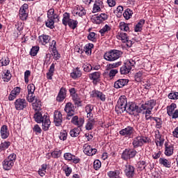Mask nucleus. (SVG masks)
Wrapping results in <instances>:
<instances>
[{
	"label": "nucleus",
	"instance_id": "nucleus-1",
	"mask_svg": "<svg viewBox=\"0 0 178 178\" xmlns=\"http://www.w3.org/2000/svg\"><path fill=\"white\" fill-rule=\"evenodd\" d=\"M122 55H123V52H122V51L112 49L106 51L104 55V58L108 62H114V60H118V59H119Z\"/></svg>",
	"mask_w": 178,
	"mask_h": 178
},
{
	"label": "nucleus",
	"instance_id": "nucleus-2",
	"mask_svg": "<svg viewBox=\"0 0 178 178\" xmlns=\"http://www.w3.org/2000/svg\"><path fill=\"white\" fill-rule=\"evenodd\" d=\"M127 107V99L125 96H121L115 106V111L118 113H123Z\"/></svg>",
	"mask_w": 178,
	"mask_h": 178
},
{
	"label": "nucleus",
	"instance_id": "nucleus-3",
	"mask_svg": "<svg viewBox=\"0 0 178 178\" xmlns=\"http://www.w3.org/2000/svg\"><path fill=\"white\" fill-rule=\"evenodd\" d=\"M126 112L129 113V115H137V113H141L143 112V109L140 107H138L137 104L134 103H129L127 104Z\"/></svg>",
	"mask_w": 178,
	"mask_h": 178
},
{
	"label": "nucleus",
	"instance_id": "nucleus-4",
	"mask_svg": "<svg viewBox=\"0 0 178 178\" xmlns=\"http://www.w3.org/2000/svg\"><path fill=\"white\" fill-rule=\"evenodd\" d=\"M149 142V138L144 136H138L134 138L132 145H134V148H138V147H143L144 143Z\"/></svg>",
	"mask_w": 178,
	"mask_h": 178
},
{
	"label": "nucleus",
	"instance_id": "nucleus-5",
	"mask_svg": "<svg viewBox=\"0 0 178 178\" xmlns=\"http://www.w3.org/2000/svg\"><path fill=\"white\" fill-rule=\"evenodd\" d=\"M14 105L16 111H23L27 108L29 103L25 99L19 98L15 100Z\"/></svg>",
	"mask_w": 178,
	"mask_h": 178
},
{
	"label": "nucleus",
	"instance_id": "nucleus-6",
	"mask_svg": "<svg viewBox=\"0 0 178 178\" xmlns=\"http://www.w3.org/2000/svg\"><path fill=\"white\" fill-rule=\"evenodd\" d=\"M155 105H156L155 101L150 100L146 102L145 104H142L140 108L142 111H146V115H151V111H152V109H154V106H155Z\"/></svg>",
	"mask_w": 178,
	"mask_h": 178
},
{
	"label": "nucleus",
	"instance_id": "nucleus-7",
	"mask_svg": "<svg viewBox=\"0 0 178 178\" xmlns=\"http://www.w3.org/2000/svg\"><path fill=\"white\" fill-rule=\"evenodd\" d=\"M176 104L172 103L170 106H167V113L172 119H177L178 109H176ZM176 109V110H175Z\"/></svg>",
	"mask_w": 178,
	"mask_h": 178
},
{
	"label": "nucleus",
	"instance_id": "nucleus-8",
	"mask_svg": "<svg viewBox=\"0 0 178 178\" xmlns=\"http://www.w3.org/2000/svg\"><path fill=\"white\" fill-rule=\"evenodd\" d=\"M137 154V151L134 149H126L122 154V159L124 161H127V159H130L131 158H134Z\"/></svg>",
	"mask_w": 178,
	"mask_h": 178
},
{
	"label": "nucleus",
	"instance_id": "nucleus-9",
	"mask_svg": "<svg viewBox=\"0 0 178 178\" xmlns=\"http://www.w3.org/2000/svg\"><path fill=\"white\" fill-rule=\"evenodd\" d=\"M118 40H121L122 42H127V47H131L132 42L131 41L129 40V36L127 33L123 32H118L117 35Z\"/></svg>",
	"mask_w": 178,
	"mask_h": 178
},
{
	"label": "nucleus",
	"instance_id": "nucleus-10",
	"mask_svg": "<svg viewBox=\"0 0 178 178\" xmlns=\"http://www.w3.org/2000/svg\"><path fill=\"white\" fill-rule=\"evenodd\" d=\"M63 120V118L62 117V113H60L59 111H56L54 115V122L55 126H57V127L61 126Z\"/></svg>",
	"mask_w": 178,
	"mask_h": 178
},
{
	"label": "nucleus",
	"instance_id": "nucleus-11",
	"mask_svg": "<svg viewBox=\"0 0 178 178\" xmlns=\"http://www.w3.org/2000/svg\"><path fill=\"white\" fill-rule=\"evenodd\" d=\"M90 94L92 98H98V99H100V101H102V102H104V101L106 99L105 95L99 90H94L90 92Z\"/></svg>",
	"mask_w": 178,
	"mask_h": 178
},
{
	"label": "nucleus",
	"instance_id": "nucleus-12",
	"mask_svg": "<svg viewBox=\"0 0 178 178\" xmlns=\"http://www.w3.org/2000/svg\"><path fill=\"white\" fill-rule=\"evenodd\" d=\"M29 9V5L24 3L19 9V17L22 20H26L27 19V10Z\"/></svg>",
	"mask_w": 178,
	"mask_h": 178
},
{
	"label": "nucleus",
	"instance_id": "nucleus-13",
	"mask_svg": "<svg viewBox=\"0 0 178 178\" xmlns=\"http://www.w3.org/2000/svg\"><path fill=\"white\" fill-rule=\"evenodd\" d=\"M134 133V128L131 126H128L126 128L120 131V134L124 137H130Z\"/></svg>",
	"mask_w": 178,
	"mask_h": 178
},
{
	"label": "nucleus",
	"instance_id": "nucleus-14",
	"mask_svg": "<svg viewBox=\"0 0 178 178\" xmlns=\"http://www.w3.org/2000/svg\"><path fill=\"white\" fill-rule=\"evenodd\" d=\"M83 152L88 156H92L97 154V149H92L90 145L86 144L83 145Z\"/></svg>",
	"mask_w": 178,
	"mask_h": 178
},
{
	"label": "nucleus",
	"instance_id": "nucleus-15",
	"mask_svg": "<svg viewBox=\"0 0 178 178\" xmlns=\"http://www.w3.org/2000/svg\"><path fill=\"white\" fill-rule=\"evenodd\" d=\"M65 111L67 113V116L74 115V106L73 104L68 102L65 107Z\"/></svg>",
	"mask_w": 178,
	"mask_h": 178
},
{
	"label": "nucleus",
	"instance_id": "nucleus-16",
	"mask_svg": "<svg viewBox=\"0 0 178 178\" xmlns=\"http://www.w3.org/2000/svg\"><path fill=\"white\" fill-rule=\"evenodd\" d=\"M71 122L75 126H77L78 127H81L84 124V118H79V116L75 115L72 118Z\"/></svg>",
	"mask_w": 178,
	"mask_h": 178
},
{
	"label": "nucleus",
	"instance_id": "nucleus-17",
	"mask_svg": "<svg viewBox=\"0 0 178 178\" xmlns=\"http://www.w3.org/2000/svg\"><path fill=\"white\" fill-rule=\"evenodd\" d=\"M129 83V81L127 79H119L114 83V88H122L126 86Z\"/></svg>",
	"mask_w": 178,
	"mask_h": 178
},
{
	"label": "nucleus",
	"instance_id": "nucleus-18",
	"mask_svg": "<svg viewBox=\"0 0 178 178\" xmlns=\"http://www.w3.org/2000/svg\"><path fill=\"white\" fill-rule=\"evenodd\" d=\"M65 98H66V89L62 88L56 97V100L58 101V102H62Z\"/></svg>",
	"mask_w": 178,
	"mask_h": 178
},
{
	"label": "nucleus",
	"instance_id": "nucleus-19",
	"mask_svg": "<svg viewBox=\"0 0 178 178\" xmlns=\"http://www.w3.org/2000/svg\"><path fill=\"white\" fill-rule=\"evenodd\" d=\"M47 17L48 19H52L53 20H55V19H57V20H59V16L58 14L55 13V10L54 8H50L47 12Z\"/></svg>",
	"mask_w": 178,
	"mask_h": 178
},
{
	"label": "nucleus",
	"instance_id": "nucleus-20",
	"mask_svg": "<svg viewBox=\"0 0 178 178\" xmlns=\"http://www.w3.org/2000/svg\"><path fill=\"white\" fill-rule=\"evenodd\" d=\"M47 117V115H44L42 117V114H41V113L40 112H36L34 115V119L37 123H42V122H44V120Z\"/></svg>",
	"mask_w": 178,
	"mask_h": 178
},
{
	"label": "nucleus",
	"instance_id": "nucleus-21",
	"mask_svg": "<svg viewBox=\"0 0 178 178\" xmlns=\"http://www.w3.org/2000/svg\"><path fill=\"white\" fill-rule=\"evenodd\" d=\"M124 172L127 177H133L134 176V167L128 165L126 167Z\"/></svg>",
	"mask_w": 178,
	"mask_h": 178
},
{
	"label": "nucleus",
	"instance_id": "nucleus-22",
	"mask_svg": "<svg viewBox=\"0 0 178 178\" xmlns=\"http://www.w3.org/2000/svg\"><path fill=\"white\" fill-rule=\"evenodd\" d=\"M1 138H8L9 137V132L8 131V126L3 125L1 128Z\"/></svg>",
	"mask_w": 178,
	"mask_h": 178
},
{
	"label": "nucleus",
	"instance_id": "nucleus-23",
	"mask_svg": "<svg viewBox=\"0 0 178 178\" xmlns=\"http://www.w3.org/2000/svg\"><path fill=\"white\" fill-rule=\"evenodd\" d=\"M13 165H15L14 163L6 159H5L3 162V168L5 170H10L13 167Z\"/></svg>",
	"mask_w": 178,
	"mask_h": 178
},
{
	"label": "nucleus",
	"instance_id": "nucleus-24",
	"mask_svg": "<svg viewBox=\"0 0 178 178\" xmlns=\"http://www.w3.org/2000/svg\"><path fill=\"white\" fill-rule=\"evenodd\" d=\"M42 129L44 131H47L49 129V126L51 125V121L49 120V118H48V117H45V118L44 119L43 122H42Z\"/></svg>",
	"mask_w": 178,
	"mask_h": 178
},
{
	"label": "nucleus",
	"instance_id": "nucleus-25",
	"mask_svg": "<svg viewBox=\"0 0 178 178\" xmlns=\"http://www.w3.org/2000/svg\"><path fill=\"white\" fill-rule=\"evenodd\" d=\"M32 106L35 112H40V111H41V101L38 99H35V102L32 104Z\"/></svg>",
	"mask_w": 178,
	"mask_h": 178
},
{
	"label": "nucleus",
	"instance_id": "nucleus-26",
	"mask_svg": "<svg viewBox=\"0 0 178 178\" xmlns=\"http://www.w3.org/2000/svg\"><path fill=\"white\" fill-rule=\"evenodd\" d=\"M159 162L160 165H163L164 168H170V166H172V163L165 158H160Z\"/></svg>",
	"mask_w": 178,
	"mask_h": 178
},
{
	"label": "nucleus",
	"instance_id": "nucleus-27",
	"mask_svg": "<svg viewBox=\"0 0 178 178\" xmlns=\"http://www.w3.org/2000/svg\"><path fill=\"white\" fill-rule=\"evenodd\" d=\"M2 79L3 81H9L10 79H12V74H10V72L9 70H5L2 73Z\"/></svg>",
	"mask_w": 178,
	"mask_h": 178
},
{
	"label": "nucleus",
	"instance_id": "nucleus-28",
	"mask_svg": "<svg viewBox=\"0 0 178 178\" xmlns=\"http://www.w3.org/2000/svg\"><path fill=\"white\" fill-rule=\"evenodd\" d=\"M39 40L40 42L42 44V45H45L46 44H48V42H49V40H51V37L47 35H42L39 36Z\"/></svg>",
	"mask_w": 178,
	"mask_h": 178
},
{
	"label": "nucleus",
	"instance_id": "nucleus-29",
	"mask_svg": "<svg viewBox=\"0 0 178 178\" xmlns=\"http://www.w3.org/2000/svg\"><path fill=\"white\" fill-rule=\"evenodd\" d=\"M71 77L72 79H78V77H81V71L80 68L76 67L74 71L71 73Z\"/></svg>",
	"mask_w": 178,
	"mask_h": 178
},
{
	"label": "nucleus",
	"instance_id": "nucleus-30",
	"mask_svg": "<svg viewBox=\"0 0 178 178\" xmlns=\"http://www.w3.org/2000/svg\"><path fill=\"white\" fill-rule=\"evenodd\" d=\"M144 24H145V20L140 19L135 26L134 30L136 33H138V31H141V30H143V26H144Z\"/></svg>",
	"mask_w": 178,
	"mask_h": 178
},
{
	"label": "nucleus",
	"instance_id": "nucleus-31",
	"mask_svg": "<svg viewBox=\"0 0 178 178\" xmlns=\"http://www.w3.org/2000/svg\"><path fill=\"white\" fill-rule=\"evenodd\" d=\"M121 65H122V61H118L117 63H114L112 64H108L105 73H107L108 70H111L115 67H119V66H120Z\"/></svg>",
	"mask_w": 178,
	"mask_h": 178
},
{
	"label": "nucleus",
	"instance_id": "nucleus-32",
	"mask_svg": "<svg viewBox=\"0 0 178 178\" xmlns=\"http://www.w3.org/2000/svg\"><path fill=\"white\" fill-rule=\"evenodd\" d=\"M165 155H166V156L173 155V146L165 144Z\"/></svg>",
	"mask_w": 178,
	"mask_h": 178
},
{
	"label": "nucleus",
	"instance_id": "nucleus-33",
	"mask_svg": "<svg viewBox=\"0 0 178 178\" xmlns=\"http://www.w3.org/2000/svg\"><path fill=\"white\" fill-rule=\"evenodd\" d=\"M131 71V70L130 67H129L126 64H124V65H122L120 70L121 74H129Z\"/></svg>",
	"mask_w": 178,
	"mask_h": 178
},
{
	"label": "nucleus",
	"instance_id": "nucleus-34",
	"mask_svg": "<svg viewBox=\"0 0 178 178\" xmlns=\"http://www.w3.org/2000/svg\"><path fill=\"white\" fill-rule=\"evenodd\" d=\"M54 72H55V64L52 63L49 67V72L47 74V79H49V80H52Z\"/></svg>",
	"mask_w": 178,
	"mask_h": 178
},
{
	"label": "nucleus",
	"instance_id": "nucleus-35",
	"mask_svg": "<svg viewBox=\"0 0 178 178\" xmlns=\"http://www.w3.org/2000/svg\"><path fill=\"white\" fill-rule=\"evenodd\" d=\"M124 64L128 66L129 67H130L131 70V69H133V67H134V66H136V58H131L129 60H127Z\"/></svg>",
	"mask_w": 178,
	"mask_h": 178
},
{
	"label": "nucleus",
	"instance_id": "nucleus-36",
	"mask_svg": "<svg viewBox=\"0 0 178 178\" xmlns=\"http://www.w3.org/2000/svg\"><path fill=\"white\" fill-rule=\"evenodd\" d=\"M99 77H101V72H95L89 75L90 80H94V81L99 80Z\"/></svg>",
	"mask_w": 178,
	"mask_h": 178
},
{
	"label": "nucleus",
	"instance_id": "nucleus-37",
	"mask_svg": "<svg viewBox=\"0 0 178 178\" xmlns=\"http://www.w3.org/2000/svg\"><path fill=\"white\" fill-rule=\"evenodd\" d=\"M94 48V44L89 43L88 44H86L84 47V51L86 52V55H91V51Z\"/></svg>",
	"mask_w": 178,
	"mask_h": 178
},
{
	"label": "nucleus",
	"instance_id": "nucleus-38",
	"mask_svg": "<svg viewBox=\"0 0 178 178\" xmlns=\"http://www.w3.org/2000/svg\"><path fill=\"white\" fill-rule=\"evenodd\" d=\"M71 19H70V15H69V13H64L63 18V24H64V26H67V24H69V22H70Z\"/></svg>",
	"mask_w": 178,
	"mask_h": 178
},
{
	"label": "nucleus",
	"instance_id": "nucleus-39",
	"mask_svg": "<svg viewBox=\"0 0 178 178\" xmlns=\"http://www.w3.org/2000/svg\"><path fill=\"white\" fill-rule=\"evenodd\" d=\"M69 27L70 29H72V30H74L77 27V25L79 24V22L77 20L71 19L69 21V23L67 24Z\"/></svg>",
	"mask_w": 178,
	"mask_h": 178
},
{
	"label": "nucleus",
	"instance_id": "nucleus-40",
	"mask_svg": "<svg viewBox=\"0 0 178 178\" xmlns=\"http://www.w3.org/2000/svg\"><path fill=\"white\" fill-rule=\"evenodd\" d=\"M71 137H78L80 134V129L79 128H74L70 131Z\"/></svg>",
	"mask_w": 178,
	"mask_h": 178
},
{
	"label": "nucleus",
	"instance_id": "nucleus-41",
	"mask_svg": "<svg viewBox=\"0 0 178 178\" xmlns=\"http://www.w3.org/2000/svg\"><path fill=\"white\" fill-rule=\"evenodd\" d=\"M120 29L122 31H129L130 28H129V24L124 22L120 23Z\"/></svg>",
	"mask_w": 178,
	"mask_h": 178
},
{
	"label": "nucleus",
	"instance_id": "nucleus-42",
	"mask_svg": "<svg viewBox=\"0 0 178 178\" xmlns=\"http://www.w3.org/2000/svg\"><path fill=\"white\" fill-rule=\"evenodd\" d=\"M133 14V11H131L130 9L127 8L124 13H123V16L126 20H129L130 17H131V15Z\"/></svg>",
	"mask_w": 178,
	"mask_h": 178
},
{
	"label": "nucleus",
	"instance_id": "nucleus-43",
	"mask_svg": "<svg viewBox=\"0 0 178 178\" xmlns=\"http://www.w3.org/2000/svg\"><path fill=\"white\" fill-rule=\"evenodd\" d=\"M54 23L55 22H54V19H52V18H48L47 22H45V24L47 27H49V29H54Z\"/></svg>",
	"mask_w": 178,
	"mask_h": 178
},
{
	"label": "nucleus",
	"instance_id": "nucleus-44",
	"mask_svg": "<svg viewBox=\"0 0 178 178\" xmlns=\"http://www.w3.org/2000/svg\"><path fill=\"white\" fill-rule=\"evenodd\" d=\"M63 170L65 172V176H67V177H69V176H70L72 174V168L67 165H64L63 167Z\"/></svg>",
	"mask_w": 178,
	"mask_h": 178
},
{
	"label": "nucleus",
	"instance_id": "nucleus-45",
	"mask_svg": "<svg viewBox=\"0 0 178 178\" xmlns=\"http://www.w3.org/2000/svg\"><path fill=\"white\" fill-rule=\"evenodd\" d=\"M10 62V60H9V58L4 57L0 60V66H8Z\"/></svg>",
	"mask_w": 178,
	"mask_h": 178
},
{
	"label": "nucleus",
	"instance_id": "nucleus-46",
	"mask_svg": "<svg viewBox=\"0 0 178 178\" xmlns=\"http://www.w3.org/2000/svg\"><path fill=\"white\" fill-rule=\"evenodd\" d=\"M135 81H137V83H140L143 80V72L139 71L135 74Z\"/></svg>",
	"mask_w": 178,
	"mask_h": 178
},
{
	"label": "nucleus",
	"instance_id": "nucleus-47",
	"mask_svg": "<svg viewBox=\"0 0 178 178\" xmlns=\"http://www.w3.org/2000/svg\"><path fill=\"white\" fill-rule=\"evenodd\" d=\"M151 120H154V122H156V127L158 129H159V127H161V126L162 125V120H161V118H159L158 117L151 118Z\"/></svg>",
	"mask_w": 178,
	"mask_h": 178
},
{
	"label": "nucleus",
	"instance_id": "nucleus-48",
	"mask_svg": "<svg viewBox=\"0 0 178 178\" xmlns=\"http://www.w3.org/2000/svg\"><path fill=\"white\" fill-rule=\"evenodd\" d=\"M111 31V26L108 24H106L100 31L99 33L102 35H104L105 33H108V31Z\"/></svg>",
	"mask_w": 178,
	"mask_h": 178
},
{
	"label": "nucleus",
	"instance_id": "nucleus-49",
	"mask_svg": "<svg viewBox=\"0 0 178 178\" xmlns=\"http://www.w3.org/2000/svg\"><path fill=\"white\" fill-rule=\"evenodd\" d=\"M75 15H78L80 17H82V16H84L86 15V10L83 7L79 8V10H77L76 11H74Z\"/></svg>",
	"mask_w": 178,
	"mask_h": 178
},
{
	"label": "nucleus",
	"instance_id": "nucleus-50",
	"mask_svg": "<svg viewBox=\"0 0 178 178\" xmlns=\"http://www.w3.org/2000/svg\"><path fill=\"white\" fill-rule=\"evenodd\" d=\"M40 50V47H32V49H31L30 51V55H31V56H35L37 55V54L38 53V51Z\"/></svg>",
	"mask_w": 178,
	"mask_h": 178
},
{
	"label": "nucleus",
	"instance_id": "nucleus-51",
	"mask_svg": "<svg viewBox=\"0 0 178 178\" xmlns=\"http://www.w3.org/2000/svg\"><path fill=\"white\" fill-rule=\"evenodd\" d=\"M26 99L29 102H33L35 101V99H37V98H35L34 93H28Z\"/></svg>",
	"mask_w": 178,
	"mask_h": 178
},
{
	"label": "nucleus",
	"instance_id": "nucleus-52",
	"mask_svg": "<svg viewBox=\"0 0 178 178\" xmlns=\"http://www.w3.org/2000/svg\"><path fill=\"white\" fill-rule=\"evenodd\" d=\"M60 140H63V141H65L67 138V131L63 130L60 132L59 136Z\"/></svg>",
	"mask_w": 178,
	"mask_h": 178
},
{
	"label": "nucleus",
	"instance_id": "nucleus-53",
	"mask_svg": "<svg viewBox=\"0 0 178 178\" xmlns=\"http://www.w3.org/2000/svg\"><path fill=\"white\" fill-rule=\"evenodd\" d=\"M6 160L15 163V161H16V154L15 153L10 154Z\"/></svg>",
	"mask_w": 178,
	"mask_h": 178
},
{
	"label": "nucleus",
	"instance_id": "nucleus-54",
	"mask_svg": "<svg viewBox=\"0 0 178 178\" xmlns=\"http://www.w3.org/2000/svg\"><path fill=\"white\" fill-rule=\"evenodd\" d=\"M170 99H178V92H172L168 95Z\"/></svg>",
	"mask_w": 178,
	"mask_h": 178
},
{
	"label": "nucleus",
	"instance_id": "nucleus-55",
	"mask_svg": "<svg viewBox=\"0 0 178 178\" xmlns=\"http://www.w3.org/2000/svg\"><path fill=\"white\" fill-rule=\"evenodd\" d=\"M118 73H119V71H118V70H111L108 73V76L110 79H113V77H115L116 74H118Z\"/></svg>",
	"mask_w": 178,
	"mask_h": 178
},
{
	"label": "nucleus",
	"instance_id": "nucleus-56",
	"mask_svg": "<svg viewBox=\"0 0 178 178\" xmlns=\"http://www.w3.org/2000/svg\"><path fill=\"white\" fill-rule=\"evenodd\" d=\"M64 158H65V161H72L73 159V158H74V155H73L70 153H65Z\"/></svg>",
	"mask_w": 178,
	"mask_h": 178
},
{
	"label": "nucleus",
	"instance_id": "nucleus-57",
	"mask_svg": "<svg viewBox=\"0 0 178 178\" xmlns=\"http://www.w3.org/2000/svg\"><path fill=\"white\" fill-rule=\"evenodd\" d=\"M0 145H1V148H3V150L5 151V149H8V148H9V146L10 145V142H2Z\"/></svg>",
	"mask_w": 178,
	"mask_h": 178
},
{
	"label": "nucleus",
	"instance_id": "nucleus-58",
	"mask_svg": "<svg viewBox=\"0 0 178 178\" xmlns=\"http://www.w3.org/2000/svg\"><path fill=\"white\" fill-rule=\"evenodd\" d=\"M93 168L95 170H98L101 168V161L99 160H95L93 163Z\"/></svg>",
	"mask_w": 178,
	"mask_h": 178
},
{
	"label": "nucleus",
	"instance_id": "nucleus-59",
	"mask_svg": "<svg viewBox=\"0 0 178 178\" xmlns=\"http://www.w3.org/2000/svg\"><path fill=\"white\" fill-rule=\"evenodd\" d=\"M93 126H94V123L92 122V120H89L86 123V130H92Z\"/></svg>",
	"mask_w": 178,
	"mask_h": 178
},
{
	"label": "nucleus",
	"instance_id": "nucleus-60",
	"mask_svg": "<svg viewBox=\"0 0 178 178\" xmlns=\"http://www.w3.org/2000/svg\"><path fill=\"white\" fill-rule=\"evenodd\" d=\"M34 91H35V86L34 84L28 85V94L34 93Z\"/></svg>",
	"mask_w": 178,
	"mask_h": 178
},
{
	"label": "nucleus",
	"instance_id": "nucleus-61",
	"mask_svg": "<svg viewBox=\"0 0 178 178\" xmlns=\"http://www.w3.org/2000/svg\"><path fill=\"white\" fill-rule=\"evenodd\" d=\"M138 167L140 169V170H144L145 169V161H140L138 163Z\"/></svg>",
	"mask_w": 178,
	"mask_h": 178
},
{
	"label": "nucleus",
	"instance_id": "nucleus-62",
	"mask_svg": "<svg viewBox=\"0 0 178 178\" xmlns=\"http://www.w3.org/2000/svg\"><path fill=\"white\" fill-rule=\"evenodd\" d=\"M30 74H31L30 70H26L24 72V81L26 84L29 83V77H30Z\"/></svg>",
	"mask_w": 178,
	"mask_h": 178
},
{
	"label": "nucleus",
	"instance_id": "nucleus-63",
	"mask_svg": "<svg viewBox=\"0 0 178 178\" xmlns=\"http://www.w3.org/2000/svg\"><path fill=\"white\" fill-rule=\"evenodd\" d=\"M20 87H16L11 91V92H13L15 95V97H17V95L20 94Z\"/></svg>",
	"mask_w": 178,
	"mask_h": 178
},
{
	"label": "nucleus",
	"instance_id": "nucleus-64",
	"mask_svg": "<svg viewBox=\"0 0 178 178\" xmlns=\"http://www.w3.org/2000/svg\"><path fill=\"white\" fill-rule=\"evenodd\" d=\"M95 33L94 32H90L88 35V40H90V41H95Z\"/></svg>",
	"mask_w": 178,
	"mask_h": 178
}]
</instances>
